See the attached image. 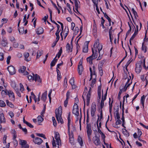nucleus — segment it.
<instances>
[{"label": "nucleus", "mask_w": 148, "mask_h": 148, "mask_svg": "<svg viewBox=\"0 0 148 148\" xmlns=\"http://www.w3.org/2000/svg\"><path fill=\"white\" fill-rule=\"evenodd\" d=\"M103 47L102 44H99V40L98 39H97L94 45V48L92 49V56L94 59L97 58L98 56V51L100 53V51L102 49Z\"/></svg>", "instance_id": "1"}, {"label": "nucleus", "mask_w": 148, "mask_h": 148, "mask_svg": "<svg viewBox=\"0 0 148 148\" xmlns=\"http://www.w3.org/2000/svg\"><path fill=\"white\" fill-rule=\"evenodd\" d=\"M62 111V109L61 106L59 107L58 108L56 109L55 110L57 120L58 122H60L61 123H63V120L61 117Z\"/></svg>", "instance_id": "2"}, {"label": "nucleus", "mask_w": 148, "mask_h": 148, "mask_svg": "<svg viewBox=\"0 0 148 148\" xmlns=\"http://www.w3.org/2000/svg\"><path fill=\"white\" fill-rule=\"evenodd\" d=\"M72 112L73 114H74L76 116L77 121L79 119V122L80 124V128L81 129V117L79 118L78 106L77 105L76 103H75L73 106Z\"/></svg>", "instance_id": "3"}, {"label": "nucleus", "mask_w": 148, "mask_h": 148, "mask_svg": "<svg viewBox=\"0 0 148 148\" xmlns=\"http://www.w3.org/2000/svg\"><path fill=\"white\" fill-rule=\"evenodd\" d=\"M32 75H29L27 76L29 81H31L35 80L36 82H38L40 83L41 82V80L38 75L37 74L35 75L34 74H32Z\"/></svg>", "instance_id": "4"}, {"label": "nucleus", "mask_w": 148, "mask_h": 148, "mask_svg": "<svg viewBox=\"0 0 148 148\" xmlns=\"http://www.w3.org/2000/svg\"><path fill=\"white\" fill-rule=\"evenodd\" d=\"M92 140L95 146H98L101 145V142L99 138V136L98 135L95 133V136L93 137Z\"/></svg>", "instance_id": "5"}, {"label": "nucleus", "mask_w": 148, "mask_h": 148, "mask_svg": "<svg viewBox=\"0 0 148 148\" xmlns=\"http://www.w3.org/2000/svg\"><path fill=\"white\" fill-rule=\"evenodd\" d=\"M62 47H61L59 52L57 54L56 57L51 62L50 64L51 67H53L55 65L58 60L57 59H56V58L57 57V56H58V58H59L62 53Z\"/></svg>", "instance_id": "6"}, {"label": "nucleus", "mask_w": 148, "mask_h": 148, "mask_svg": "<svg viewBox=\"0 0 148 148\" xmlns=\"http://www.w3.org/2000/svg\"><path fill=\"white\" fill-rule=\"evenodd\" d=\"M142 61H138L136 64L135 68L136 72L137 73H139L142 69Z\"/></svg>", "instance_id": "7"}, {"label": "nucleus", "mask_w": 148, "mask_h": 148, "mask_svg": "<svg viewBox=\"0 0 148 148\" xmlns=\"http://www.w3.org/2000/svg\"><path fill=\"white\" fill-rule=\"evenodd\" d=\"M68 134L69 135V139L70 143L72 145H73L74 144V140L73 138V132L72 131L70 132V127L68 128Z\"/></svg>", "instance_id": "8"}, {"label": "nucleus", "mask_w": 148, "mask_h": 148, "mask_svg": "<svg viewBox=\"0 0 148 148\" xmlns=\"http://www.w3.org/2000/svg\"><path fill=\"white\" fill-rule=\"evenodd\" d=\"M87 132L88 139L91 140L90 136L91 135L92 131L91 129V125L90 124H87L86 126Z\"/></svg>", "instance_id": "9"}, {"label": "nucleus", "mask_w": 148, "mask_h": 148, "mask_svg": "<svg viewBox=\"0 0 148 148\" xmlns=\"http://www.w3.org/2000/svg\"><path fill=\"white\" fill-rule=\"evenodd\" d=\"M8 95L10 98V100L11 101H14L15 100V97L14 93L11 90H8Z\"/></svg>", "instance_id": "10"}, {"label": "nucleus", "mask_w": 148, "mask_h": 148, "mask_svg": "<svg viewBox=\"0 0 148 148\" xmlns=\"http://www.w3.org/2000/svg\"><path fill=\"white\" fill-rule=\"evenodd\" d=\"M52 144L53 148H60V147L61 146V141L59 143L58 142H56L54 140L53 137Z\"/></svg>", "instance_id": "11"}, {"label": "nucleus", "mask_w": 148, "mask_h": 148, "mask_svg": "<svg viewBox=\"0 0 148 148\" xmlns=\"http://www.w3.org/2000/svg\"><path fill=\"white\" fill-rule=\"evenodd\" d=\"M8 70L10 75H13L16 73L14 67L12 66H10L8 67Z\"/></svg>", "instance_id": "12"}, {"label": "nucleus", "mask_w": 148, "mask_h": 148, "mask_svg": "<svg viewBox=\"0 0 148 148\" xmlns=\"http://www.w3.org/2000/svg\"><path fill=\"white\" fill-rule=\"evenodd\" d=\"M19 144L21 145L22 147L25 148H28L29 147V146L26 144V141L25 140L20 139Z\"/></svg>", "instance_id": "13"}, {"label": "nucleus", "mask_w": 148, "mask_h": 148, "mask_svg": "<svg viewBox=\"0 0 148 148\" xmlns=\"http://www.w3.org/2000/svg\"><path fill=\"white\" fill-rule=\"evenodd\" d=\"M33 142L35 144L40 145L43 142L42 140L40 138L38 137H35L33 140Z\"/></svg>", "instance_id": "14"}, {"label": "nucleus", "mask_w": 148, "mask_h": 148, "mask_svg": "<svg viewBox=\"0 0 148 148\" xmlns=\"http://www.w3.org/2000/svg\"><path fill=\"white\" fill-rule=\"evenodd\" d=\"M26 67L24 66H22L19 69L18 71L20 73H22L24 75H27L28 73L27 71H25Z\"/></svg>", "instance_id": "15"}, {"label": "nucleus", "mask_w": 148, "mask_h": 148, "mask_svg": "<svg viewBox=\"0 0 148 148\" xmlns=\"http://www.w3.org/2000/svg\"><path fill=\"white\" fill-rule=\"evenodd\" d=\"M1 44L3 47L6 46L8 44L7 40L5 38H2V39Z\"/></svg>", "instance_id": "16"}, {"label": "nucleus", "mask_w": 148, "mask_h": 148, "mask_svg": "<svg viewBox=\"0 0 148 148\" xmlns=\"http://www.w3.org/2000/svg\"><path fill=\"white\" fill-rule=\"evenodd\" d=\"M54 137L56 140H55L56 142H58L59 143L61 141L59 134L58 132H55Z\"/></svg>", "instance_id": "17"}, {"label": "nucleus", "mask_w": 148, "mask_h": 148, "mask_svg": "<svg viewBox=\"0 0 148 148\" xmlns=\"http://www.w3.org/2000/svg\"><path fill=\"white\" fill-rule=\"evenodd\" d=\"M95 111L96 105L92 106L91 110V114L92 117H94V116Z\"/></svg>", "instance_id": "18"}, {"label": "nucleus", "mask_w": 148, "mask_h": 148, "mask_svg": "<svg viewBox=\"0 0 148 148\" xmlns=\"http://www.w3.org/2000/svg\"><path fill=\"white\" fill-rule=\"evenodd\" d=\"M114 115L115 119H120V117L119 113V109L116 110L114 112Z\"/></svg>", "instance_id": "19"}, {"label": "nucleus", "mask_w": 148, "mask_h": 148, "mask_svg": "<svg viewBox=\"0 0 148 148\" xmlns=\"http://www.w3.org/2000/svg\"><path fill=\"white\" fill-rule=\"evenodd\" d=\"M47 91H46L42 94L41 99L42 100H43L44 101H45L47 99Z\"/></svg>", "instance_id": "20"}, {"label": "nucleus", "mask_w": 148, "mask_h": 148, "mask_svg": "<svg viewBox=\"0 0 148 148\" xmlns=\"http://www.w3.org/2000/svg\"><path fill=\"white\" fill-rule=\"evenodd\" d=\"M43 29L41 27H39L36 30V33L38 35H40L42 34Z\"/></svg>", "instance_id": "21"}, {"label": "nucleus", "mask_w": 148, "mask_h": 148, "mask_svg": "<svg viewBox=\"0 0 148 148\" xmlns=\"http://www.w3.org/2000/svg\"><path fill=\"white\" fill-rule=\"evenodd\" d=\"M73 1H75V9L77 12H79L78 8H79V2L77 0H73Z\"/></svg>", "instance_id": "22"}, {"label": "nucleus", "mask_w": 148, "mask_h": 148, "mask_svg": "<svg viewBox=\"0 0 148 148\" xmlns=\"http://www.w3.org/2000/svg\"><path fill=\"white\" fill-rule=\"evenodd\" d=\"M5 122V119L3 113L0 114V123Z\"/></svg>", "instance_id": "23"}, {"label": "nucleus", "mask_w": 148, "mask_h": 148, "mask_svg": "<svg viewBox=\"0 0 148 148\" xmlns=\"http://www.w3.org/2000/svg\"><path fill=\"white\" fill-rule=\"evenodd\" d=\"M43 51L42 50H38L37 53L36 58H39L43 54Z\"/></svg>", "instance_id": "24"}, {"label": "nucleus", "mask_w": 148, "mask_h": 148, "mask_svg": "<svg viewBox=\"0 0 148 148\" xmlns=\"http://www.w3.org/2000/svg\"><path fill=\"white\" fill-rule=\"evenodd\" d=\"M91 96V94L88 93L86 96L87 105L88 106L90 101V98Z\"/></svg>", "instance_id": "25"}, {"label": "nucleus", "mask_w": 148, "mask_h": 148, "mask_svg": "<svg viewBox=\"0 0 148 148\" xmlns=\"http://www.w3.org/2000/svg\"><path fill=\"white\" fill-rule=\"evenodd\" d=\"M78 73L79 75H81L83 71V68L82 65L78 66Z\"/></svg>", "instance_id": "26"}, {"label": "nucleus", "mask_w": 148, "mask_h": 148, "mask_svg": "<svg viewBox=\"0 0 148 148\" xmlns=\"http://www.w3.org/2000/svg\"><path fill=\"white\" fill-rule=\"evenodd\" d=\"M91 56L87 58V62H88L90 64H92V60L94 59Z\"/></svg>", "instance_id": "27"}, {"label": "nucleus", "mask_w": 148, "mask_h": 148, "mask_svg": "<svg viewBox=\"0 0 148 148\" xmlns=\"http://www.w3.org/2000/svg\"><path fill=\"white\" fill-rule=\"evenodd\" d=\"M13 88L15 91L16 92L17 94V95L19 97H21V93L19 92V89L15 87V85L14 86H13Z\"/></svg>", "instance_id": "28"}, {"label": "nucleus", "mask_w": 148, "mask_h": 148, "mask_svg": "<svg viewBox=\"0 0 148 148\" xmlns=\"http://www.w3.org/2000/svg\"><path fill=\"white\" fill-rule=\"evenodd\" d=\"M77 141L80 145L81 146H82L83 145V143L82 139L80 136H78L77 138Z\"/></svg>", "instance_id": "29"}, {"label": "nucleus", "mask_w": 148, "mask_h": 148, "mask_svg": "<svg viewBox=\"0 0 148 148\" xmlns=\"http://www.w3.org/2000/svg\"><path fill=\"white\" fill-rule=\"evenodd\" d=\"M56 71L57 74V79L58 80H60L61 78V73L60 71L57 68H56Z\"/></svg>", "instance_id": "30"}, {"label": "nucleus", "mask_w": 148, "mask_h": 148, "mask_svg": "<svg viewBox=\"0 0 148 148\" xmlns=\"http://www.w3.org/2000/svg\"><path fill=\"white\" fill-rule=\"evenodd\" d=\"M145 99V97L144 95H143L141 97V99H140V103H141L142 105L143 108H144V102Z\"/></svg>", "instance_id": "31"}, {"label": "nucleus", "mask_w": 148, "mask_h": 148, "mask_svg": "<svg viewBox=\"0 0 148 148\" xmlns=\"http://www.w3.org/2000/svg\"><path fill=\"white\" fill-rule=\"evenodd\" d=\"M66 51L68 52L72 51V48H70V45L69 43H67L66 46Z\"/></svg>", "instance_id": "32"}, {"label": "nucleus", "mask_w": 148, "mask_h": 148, "mask_svg": "<svg viewBox=\"0 0 148 148\" xmlns=\"http://www.w3.org/2000/svg\"><path fill=\"white\" fill-rule=\"evenodd\" d=\"M38 122L39 123V124L40 125V123H41L44 120L43 119L41 116H39L37 118Z\"/></svg>", "instance_id": "33"}, {"label": "nucleus", "mask_w": 148, "mask_h": 148, "mask_svg": "<svg viewBox=\"0 0 148 148\" xmlns=\"http://www.w3.org/2000/svg\"><path fill=\"white\" fill-rule=\"evenodd\" d=\"M89 70H90V78L89 81H90L92 79V75H96V73H93V70L92 69L91 67H90Z\"/></svg>", "instance_id": "34"}, {"label": "nucleus", "mask_w": 148, "mask_h": 148, "mask_svg": "<svg viewBox=\"0 0 148 148\" xmlns=\"http://www.w3.org/2000/svg\"><path fill=\"white\" fill-rule=\"evenodd\" d=\"M6 102L7 105L9 107L11 108H14V106L11 102H9L8 100H6Z\"/></svg>", "instance_id": "35"}, {"label": "nucleus", "mask_w": 148, "mask_h": 148, "mask_svg": "<svg viewBox=\"0 0 148 148\" xmlns=\"http://www.w3.org/2000/svg\"><path fill=\"white\" fill-rule=\"evenodd\" d=\"M130 78L131 77H130V79H129V78L127 79V81L125 84H127V86H126L127 88H128V87H129V86L130 85V84L132 83V81H130Z\"/></svg>", "instance_id": "36"}, {"label": "nucleus", "mask_w": 148, "mask_h": 148, "mask_svg": "<svg viewBox=\"0 0 148 148\" xmlns=\"http://www.w3.org/2000/svg\"><path fill=\"white\" fill-rule=\"evenodd\" d=\"M8 91L7 90H2L1 94L2 96L5 97V95H8Z\"/></svg>", "instance_id": "37"}, {"label": "nucleus", "mask_w": 148, "mask_h": 148, "mask_svg": "<svg viewBox=\"0 0 148 148\" xmlns=\"http://www.w3.org/2000/svg\"><path fill=\"white\" fill-rule=\"evenodd\" d=\"M70 112H69V113L68 116V118H67L68 121V123L67 124L68 128L70 127V122L71 121V120L70 119Z\"/></svg>", "instance_id": "38"}, {"label": "nucleus", "mask_w": 148, "mask_h": 148, "mask_svg": "<svg viewBox=\"0 0 148 148\" xmlns=\"http://www.w3.org/2000/svg\"><path fill=\"white\" fill-rule=\"evenodd\" d=\"M24 56L25 58V60L27 61H29V60H28V59H27V58L29 56V53H28L26 52L25 53H24Z\"/></svg>", "instance_id": "39"}, {"label": "nucleus", "mask_w": 148, "mask_h": 148, "mask_svg": "<svg viewBox=\"0 0 148 148\" xmlns=\"http://www.w3.org/2000/svg\"><path fill=\"white\" fill-rule=\"evenodd\" d=\"M88 51V44L84 47L83 48V51L84 53H87Z\"/></svg>", "instance_id": "40"}, {"label": "nucleus", "mask_w": 148, "mask_h": 148, "mask_svg": "<svg viewBox=\"0 0 148 148\" xmlns=\"http://www.w3.org/2000/svg\"><path fill=\"white\" fill-rule=\"evenodd\" d=\"M123 134L126 137H128L129 136V133L125 129H124L123 130Z\"/></svg>", "instance_id": "41"}, {"label": "nucleus", "mask_w": 148, "mask_h": 148, "mask_svg": "<svg viewBox=\"0 0 148 148\" xmlns=\"http://www.w3.org/2000/svg\"><path fill=\"white\" fill-rule=\"evenodd\" d=\"M144 42H143L142 45V50L143 51L144 53H145L147 51V47L146 46L144 45Z\"/></svg>", "instance_id": "42"}, {"label": "nucleus", "mask_w": 148, "mask_h": 148, "mask_svg": "<svg viewBox=\"0 0 148 148\" xmlns=\"http://www.w3.org/2000/svg\"><path fill=\"white\" fill-rule=\"evenodd\" d=\"M6 106V104L2 100H0V106L3 107Z\"/></svg>", "instance_id": "43"}, {"label": "nucleus", "mask_w": 148, "mask_h": 148, "mask_svg": "<svg viewBox=\"0 0 148 148\" xmlns=\"http://www.w3.org/2000/svg\"><path fill=\"white\" fill-rule=\"evenodd\" d=\"M18 30L19 31L20 34H23L24 33V29L23 27L20 28V29L18 28Z\"/></svg>", "instance_id": "44"}, {"label": "nucleus", "mask_w": 148, "mask_h": 148, "mask_svg": "<svg viewBox=\"0 0 148 148\" xmlns=\"http://www.w3.org/2000/svg\"><path fill=\"white\" fill-rule=\"evenodd\" d=\"M137 31H135L134 33L133 34L132 36L130 38V40H133L135 37L136 35L138 34Z\"/></svg>", "instance_id": "45"}, {"label": "nucleus", "mask_w": 148, "mask_h": 148, "mask_svg": "<svg viewBox=\"0 0 148 148\" xmlns=\"http://www.w3.org/2000/svg\"><path fill=\"white\" fill-rule=\"evenodd\" d=\"M70 83L72 86H73L74 85V80L73 77L71 78L70 80Z\"/></svg>", "instance_id": "46"}, {"label": "nucleus", "mask_w": 148, "mask_h": 148, "mask_svg": "<svg viewBox=\"0 0 148 148\" xmlns=\"http://www.w3.org/2000/svg\"><path fill=\"white\" fill-rule=\"evenodd\" d=\"M96 82V79L95 78L92 79L91 83L90 84V86L93 88L94 87V85L95 84Z\"/></svg>", "instance_id": "47"}, {"label": "nucleus", "mask_w": 148, "mask_h": 148, "mask_svg": "<svg viewBox=\"0 0 148 148\" xmlns=\"http://www.w3.org/2000/svg\"><path fill=\"white\" fill-rule=\"evenodd\" d=\"M4 55L3 53L2 52H0V61H2L3 60Z\"/></svg>", "instance_id": "48"}, {"label": "nucleus", "mask_w": 148, "mask_h": 148, "mask_svg": "<svg viewBox=\"0 0 148 148\" xmlns=\"http://www.w3.org/2000/svg\"><path fill=\"white\" fill-rule=\"evenodd\" d=\"M52 92V90L51 89L49 91V93L48 95V96L49 99V102L50 103H51V94Z\"/></svg>", "instance_id": "49"}, {"label": "nucleus", "mask_w": 148, "mask_h": 148, "mask_svg": "<svg viewBox=\"0 0 148 148\" xmlns=\"http://www.w3.org/2000/svg\"><path fill=\"white\" fill-rule=\"evenodd\" d=\"M25 124L29 127L32 128L34 127L33 125H32L30 123L27 122V121H25Z\"/></svg>", "instance_id": "50"}, {"label": "nucleus", "mask_w": 148, "mask_h": 148, "mask_svg": "<svg viewBox=\"0 0 148 148\" xmlns=\"http://www.w3.org/2000/svg\"><path fill=\"white\" fill-rule=\"evenodd\" d=\"M98 120H97V129L98 130V132L100 134H101L103 133V132L101 131V130L100 129L99 126H98Z\"/></svg>", "instance_id": "51"}, {"label": "nucleus", "mask_w": 148, "mask_h": 148, "mask_svg": "<svg viewBox=\"0 0 148 148\" xmlns=\"http://www.w3.org/2000/svg\"><path fill=\"white\" fill-rule=\"evenodd\" d=\"M103 13L104 14V15L105 17L108 19V21H111V19L108 16V15L106 14V13H104L103 12Z\"/></svg>", "instance_id": "52"}, {"label": "nucleus", "mask_w": 148, "mask_h": 148, "mask_svg": "<svg viewBox=\"0 0 148 148\" xmlns=\"http://www.w3.org/2000/svg\"><path fill=\"white\" fill-rule=\"evenodd\" d=\"M125 97H124L123 98V104L122 105V114H124V102H125Z\"/></svg>", "instance_id": "53"}, {"label": "nucleus", "mask_w": 148, "mask_h": 148, "mask_svg": "<svg viewBox=\"0 0 148 148\" xmlns=\"http://www.w3.org/2000/svg\"><path fill=\"white\" fill-rule=\"evenodd\" d=\"M137 130L138 135L139 136V137L140 138L142 134V132L140 129L138 128Z\"/></svg>", "instance_id": "54"}, {"label": "nucleus", "mask_w": 148, "mask_h": 148, "mask_svg": "<svg viewBox=\"0 0 148 148\" xmlns=\"http://www.w3.org/2000/svg\"><path fill=\"white\" fill-rule=\"evenodd\" d=\"M100 134L101 135V137L102 139L103 140V142H104V141H105V138H106L105 135L103 133Z\"/></svg>", "instance_id": "55"}, {"label": "nucleus", "mask_w": 148, "mask_h": 148, "mask_svg": "<svg viewBox=\"0 0 148 148\" xmlns=\"http://www.w3.org/2000/svg\"><path fill=\"white\" fill-rule=\"evenodd\" d=\"M110 98H109V110H110V112H111V110H112V103H110Z\"/></svg>", "instance_id": "56"}, {"label": "nucleus", "mask_w": 148, "mask_h": 148, "mask_svg": "<svg viewBox=\"0 0 148 148\" xmlns=\"http://www.w3.org/2000/svg\"><path fill=\"white\" fill-rule=\"evenodd\" d=\"M7 136L6 135H4L3 137V141L4 144L6 143V139H7Z\"/></svg>", "instance_id": "57"}, {"label": "nucleus", "mask_w": 148, "mask_h": 148, "mask_svg": "<svg viewBox=\"0 0 148 148\" xmlns=\"http://www.w3.org/2000/svg\"><path fill=\"white\" fill-rule=\"evenodd\" d=\"M36 134L39 136L44 138H45V135L43 134L37 133Z\"/></svg>", "instance_id": "58"}, {"label": "nucleus", "mask_w": 148, "mask_h": 148, "mask_svg": "<svg viewBox=\"0 0 148 148\" xmlns=\"http://www.w3.org/2000/svg\"><path fill=\"white\" fill-rule=\"evenodd\" d=\"M67 79L66 77H65L64 79V86H65L66 87H67Z\"/></svg>", "instance_id": "59"}, {"label": "nucleus", "mask_w": 148, "mask_h": 148, "mask_svg": "<svg viewBox=\"0 0 148 148\" xmlns=\"http://www.w3.org/2000/svg\"><path fill=\"white\" fill-rule=\"evenodd\" d=\"M20 90L21 92H22L24 90L23 85L21 83L20 84Z\"/></svg>", "instance_id": "60"}, {"label": "nucleus", "mask_w": 148, "mask_h": 148, "mask_svg": "<svg viewBox=\"0 0 148 148\" xmlns=\"http://www.w3.org/2000/svg\"><path fill=\"white\" fill-rule=\"evenodd\" d=\"M13 143L14 144V145L15 147H16L18 144V142L16 139L13 140Z\"/></svg>", "instance_id": "61"}, {"label": "nucleus", "mask_w": 148, "mask_h": 148, "mask_svg": "<svg viewBox=\"0 0 148 148\" xmlns=\"http://www.w3.org/2000/svg\"><path fill=\"white\" fill-rule=\"evenodd\" d=\"M11 59V57L10 56H8L7 59V64H10V60Z\"/></svg>", "instance_id": "62"}, {"label": "nucleus", "mask_w": 148, "mask_h": 148, "mask_svg": "<svg viewBox=\"0 0 148 148\" xmlns=\"http://www.w3.org/2000/svg\"><path fill=\"white\" fill-rule=\"evenodd\" d=\"M68 99H66L64 102V106L65 107H66L68 103Z\"/></svg>", "instance_id": "63"}, {"label": "nucleus", "mask_w": 148, "mask_h": 148, "mask_svg": "<svg viewBox=\"0 0 148 148\" xmlns=\"http://www.w3.org/2000/svg\"><path fill=\"white\" fill-rule=\"evenodd\" d=\"M7 32L9 33H11L12 32V28L11 27H9L7 29Z\"/></svg>", "instance_id": "64"}]
</instances>
